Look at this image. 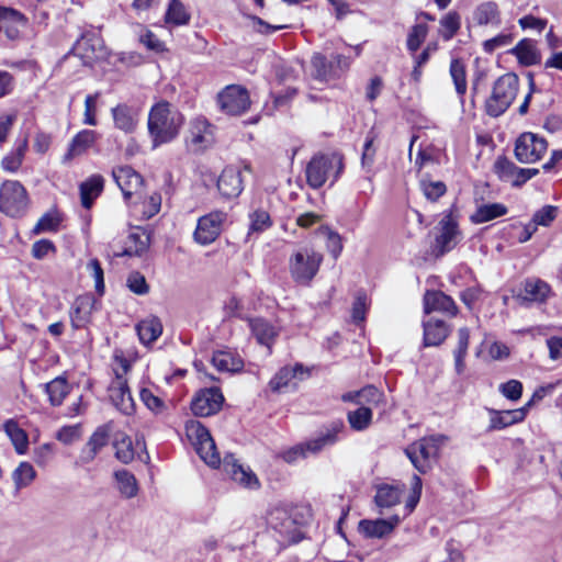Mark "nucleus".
<instances>
[{
	"instance_id": "obj_21",
	"label": "nucleus",
	"mask_w": 562,
	"mask_h": 562,
	"mask_svg": "<svg viewBox=\"0 0 562 562\" xmlns=\"http://www.w3.org/2000/svg\"><path fill=\"white\" fill-rule=\"evenodd\" d=\"M114 126L124 132L125 134H132L136 131L138 125V111L127 105L126 103H120L111 109Z\"/></svg>"
},
{
	"instance_id": "obj_32",
	"label": "nucleus",
	"mask_w": 562,
	"mask_h": 562,
	"mask_svg": "<svg viewBox=\"0 0 562 562\" xmlns=\"http://www.w3.org/2000/svg\"><path fill=\"white\" fill-rule=\"evenodd\" d=\"M139 340L144 345H150L162 334V324L157 316H149L136 325Z\"/></svg>"
},
{
	"instance_id": "obj_61",
	"label": "nucleus",
	"mask_w": 562,
	"mask_h": 562,
	"mask_svg": "<svg viewBox=\"0 0 562 562\" xmlns=\"http://www.w3.org/2000/svg\"><path fill=\"white\" fill-rule=\"evenodd\" d=\"M499 390L506 398L517 401L521 396L522 384L517 380H509L508 382L503 383Z\"/></svg>"
},
{
	"instance_id": "obj_8",
	"label": "nucleus",
	"mask_w": 562,
	"mask_h": 562,
	"mask_svg": "<svg viewBox=\"0 0 562 562\" xmlns=\"http://www.w3.org/2000/svg\"><path fill=\"white\" fill-rule=\"evenodd\" d=\"M29 195L16 180H5L0 186V212L10 217H22L29 207Z\"/></svg>"
},
{
	"instance_id": "obj_12",
	"label": "nucleus",
	"mask_w": 562,
	"mask_h": 562,
	"mask_svg": "<svg viewBox=\"0 0 562 562\" xmlns=\"http://www.w3.org/2000/svg\"><path fill=\"white\" fill-rule=\"evenodd\" d=\"M71 53L78 56L83 65H91L94 60L106 55L103 40L93 30L81 33L72 46Z\"/></svg>"
},
{
	"instance_id": "obj_43",
	"label": "nucleus",
	"mask_w": 562,
	"mask_h": 562,
	"mask_svg": "<svg viewBox=\"0 0 562 562\" xmlns=\"http://www.w3.org/2000/svg\"><path fill=\"white\" fill-rule=\"evenodd\" d=\"M114 477L122 496L132 498L137 495L138 485L133 473L127 470H119L114 473Z\"/></svg>"
},
{
	"instance_id": "obj_30",
	"label": "nucleus",
	"mask_w": 562,
	"mask_h": 562,
	"mask_svg": "<svg viewBox=\"0 0 562 562\" xmlns=\"http://www.w3.org/2000/svg\"><path fill=\"white\" fill-rule=\"evenodd\" d=\"M104 187V179L100 175H92L83 181L80 189L81 205L85 209H90L93 201L102 193Z\"/></svg>"
},
{
	"instance_id": "obj_4",
	"label": "nucleus",
	"mask_w": 562,
	"mask_h": 562,
	"mask_svg": "<svg viewBox=\"0 0 562 562\" xmlns=\"http://www.w3.org/2000/svg\"><path fill=\"white\" fill-rule=\"evenodd\" d=\"M519 89V78L514 72L501 76L493 85L485 101V112L492 117L502 115L514 102Z\"/></svg>"
},
{
	"instance_id": "obj_29",
	"label": "nucleus",
	"mask_w": 562,
	"mask_h": 562,
	"mask_svg": "<svg viewBox=\"0 0 562 562\" xmlns=\"http://www.w3.org/2000/svg\"><path fill=\"white\" fill-rule=\"evenodd\" d=\"M473 21L477 25L498 26L502 23L498 4L494 1L480 3L473 11Z\"/></svg>"
},
{
	"instance_id": "obj_31",
	"label": "nucleus",
	"mask_w": 562,
	"mask_h": 562,
	"mask_svg": "<svg viewBox=\"0 0 562 562\" xmlns=\"http://www.w3.org/2000/svg\"><path fill=\"white\" fill-rule=\"evenodd\" d=\"M510 54L515 55L522 66L537 65L541 60L539 50L536 47L535 41L530 38H524L509 50Z\"/></svg>"
},
{
	"instance_id": "obj_51",
	"label": "nucleus",
	"mask_w": 562,
	"mask_h": 562,
	"mask_svg": "<svg viewBox=\"0 0 562 562\" xmlns=\"http://www.w3.org/2000/svg\"><path fill=\"white\" fill-rule=\"evenodd\" d=\"M210 127L205 120H195L190 130L191 143L200 147L209 145L211 143Z\"/></svg>"
},
{
	"instance_id": "obj_3",
	"label": "nucleus",
	"mask_w": 562,
	"mask_h": 562,
	"mask_svg": "<svg viewBox=\"0 0 562 562\" xmlns=\"http://www.w3.org/2000/svg\"><path fill=\"white\" fill-rule=\"evenodd\" d=\"M344 170L342 157L338 154H316L307 162L305 176L313 189L322 188L327 180L337 181Z\"/></svg>"
},
{
	"instance_id": "obj_46",
	"label": "nucleus",
	"mask_w": 562,
	"mask_h": 562,
	"mask_svg": "<svg viewBox=\"0 0 562 562\" xmlns=\"http://www.w3.org/2000/svg\"><path fill=\"white\" fill-rule=\"evenodd\" d=\"M470 340V331L467 327H461L458 330V346L453 352L454 355V367L458 374L464 371V358L468 353Z\"/></svg>"
},
{
	"instance_id": "obj_37",
	"label": "nucleus",
	"mask_w": 562,
	"mask_h": 562,
	"mask_svg": "<svg viewBox=\"0 0 562 562\" xmlns=\"http://www.w3.org/2000/svg\"><path fill=\"white\" fill-rule=\"evenodd\" d=\"M45 391L48 395L50 405L59 406L68 395L70 386L65 378L57 376L45 384Z\"/></svg>"
},
{
	"instance_id": "obj_38",
	"label": "nucleus",
	"mask_w": 562,
	"mask_h": 562,
	"mask_svg": "<svg viewBox=\"0 0 562 562\" xmlns=\"http://www.w3.org/2000/svg\"><path fill=\"white\" fill-rule=\"evenodd\" d=\"M27 146L29 143L26 138H23L16 143L15 148L2 158L1 167L9 172L18 171L22 166Z\"/></svg>"
},
{
	"instance_id": "obj_60",
	"label": "nucleus",
	"mask_w": 562,
	"mask_h": 562,
	"mask_svg": "<svg viewBox=\"0 0 562 562\" xmlns=\"http://www.w3.org/2000/svg\"><path fill=\"white\" fill-rule=\"evenodd\" d=\"M55 251L56 247L54 243L48 239L37 240L32 246V256L38 260L44 259L49 252L54 254Z\"/></svg>"
},
{
	"instance_id": "obj_17",
	"label": "nucleus",
	"mask_w": 562,
	"mask_h": 562,
	"mask_svg": "<svg viewBox=\"0 0 562 562\" xmlns=\"http://www.w3.org/2000/svg\"><path fill=\"white\" fill-rule=\"evenodd\" d=\"M424 312L426 314L441 312L448 316L454 317L459 308L453 299L442 291L428 290L424 295Z\"/></svg>"
},
{
	"instance_id": "obj_24",
	"label": "nucleus",
	"mask_w": 562,
	"mask_h": 562,
	"mask_svg": "<svg viewBox=\"0 0 562 562\" xmlns=\"http://www.w3.org/2000/svg\"><path fill=\"white\" fill-rule=\"evenodd\" d=\"M304 375H308V370H306L303 364L296 363L293 367L285 366L270 380L269 386L273 392H281L289 387L294 379H303Z\"/></svg>"
},
{
	"instance_id": "obj_5",
	"label": "nucleus",
	"mask_w": 562,
	"mask_h": 562,
	"mask_svg": "<svg viewBox=\"0 0 562 562\" xmlns=\"http://www.w3.org/2000/svg\"><path fill=\"white\" fill-rule=\"evenodd\" d=\"M443 435H432L424 437L408 445L404 452L414 468L422 474L431 469V463L438 457V452L445 440Z\"/></svg>"
},
{
	"instance_id": "obj_39",
	"label": "nucleus",
	"mask_w": 562,
	"mask_h": 562,
	"mask_svg": "<svg viewBox=\"0 0 562 562\" xmlns=\"http://www.w3.org/2000/svg\"><path fill=\"white\" fill-rule=\"evenodd\" d=\"M5 434L11 439L16 452L23 454L26 451L29 439L26 432L19 426L14 419H8L3 424Z\"/></svg>"
},
{
	"instance_id": "obj_41",
	"label": "nucleus",
	"mask_w": 562,
	"mask_h": 562,
	"mask_svg": "<svg viewBox=\"0 0 562 562\" xmlns=\"http://www.w3.org/2000/svg\"><path fill=\"white\" fill-rule=\"evenodd\" d=\"M312 67L314 70V77L321 81H327L329 79L337 78L336 70L334 69V63L328 60L324 55L317 53L312 57Z\"/></svg>"
},
{
	"instance_id": "obj_11",
	"label": "nucleus",
	"mask_w": 562,
	"mask_h": 562,
	"mask_svg": "<svg viewBox=\"0 0 562 562\" xmlns=\"http://www.w3.org/2000/svg\"><path fill=\"white\" fill-rule=\"evenodd\" d=\"M217 104L221 111L227 115H241L250 106L249 93L241 86H227L217 94Z\"/></svg>"
},
{
	"instance_id": "obj_27",
	"label": "nucleus",
	"mask_w": 562,
	"mask_h": 562,
	"mask_svg": "<svg viewBox=\"0 0 562 562\" xmlns=\"http://www.w3.org/2000/svg\"><path fill=\"white\" fill-rule=\"evenodd\" d=\"M248 324L257 341L270 349L279 335L278 328L262 317L249 318Z\"/></svg>"
},
{
	"instance_id": "obj_59",
	"label": "nucleus",
	"mask_w": 562,
	"mask_h": 562,
	"mask_svg": "<svg viewBox=\"0 0 562 562\" xmlns=\"http://www.w3.org/2000/svg\"><path fill=\"white\" fill-rule=\"evenodd\" d=\"M100 93L88 94L85 100V124L95 126L98 121L95 117V102Z\"/></svg>"
},
{
	"instance_id": "obj_40",
	"label": "nucleus",
	"mask_w": 562,
	"mask_h": 562,
	"mask_svg": "<svg viewBox=\"0 0 562 562\" xmlns=\"http://www.w3.org/2000/svg\"><path fill=\"white\" fill-rule=\"evenodd\" d=\"M506 213L507 207L502 203L483 204L471 215V221L475 224H482L503 216Z\"/></svg>"
},
{
	"instance_id": "obj_55",
	"label": "nucleus",
	"mask_w": 562,
	"mask_h": 562,
	"mask_svg": "<svg viewBox=\"0 0 562 562\" xmlns=\"http://www.w3.org/2000/svg\"><path fill=\"white\" fill-rule=\"evenodd\" d=\"M428 33V26L427 24H415L407 36V49L411 53L417 52V49L420 47L423 42L425 41Z\"/></svg>"
},
{
	"instance_id": "obj_2",
	"label": "nucleus",
	"mask_w": 562,
	"mask_h": 562,
	"mask_svg": "<svg viewBox=\"0 0 562 562\" xmlns=\"http://www.w3.org/2000/svg\"><path fill=\"white\" fill-rule=\"evenodd\" d=\"M183 124V115L169 102L160 101L151 106L148 114V133L153 148L175 139Z\"/></svg>"
},
{
	"instance_id": "obj_26",
	"label": "nucleus",
	"mask_w": 562,
	"mask_h": 562,
	"mask_svg": "<svg viewBox=\"0 0 562 562\" xmlns=\"http://www.w3.org/2000/svg\"><path fill=\"white\" fill-rule=\"evenodd\" d=\"M423 328L425 347L441 345L450 333L449 326L443 321L434 317L424 321Z\"/></svg>"
},
{
	"instance_id": "obj_58",
	"label": "nucleus",
	"mask_w": 562,
	"mask_h": 562,
	"mask_svg": "<svg viewBox=\"0 0 562 562\" xmlns=\"http://www.w3.org/2000/svg\"><path fill=\"white\" fill-rule=\"evenodd\" d=\"M513 42V35L509 33H502L496 35L493 38L486 40L483 43V49L486 53H493L495 49L499 47H505L509 45Z\"/></svg>"
},
{
	"instance_id": "obj_10",
	"label": "nucleus",
	"mask_w": 562,
	"mask_h": 562,
	"mask_svg": "<svg viewBox=\"0 0 562 562\" xmlns=\"http://www.w3.org/2000/svg\"><path fill=\"white\" fill-rule=\"evenodd\" d=\"M227 222L228 214L220 210L201 216L193 233L194 240L202 246L212 244L221 235Z\"/></svg>"
},
{
	"instance_id": "obj_35",
	"label": "nucleus",
	"mask_w": 562,
	"mask_h": 562,
	"mask_svg": "<svg viewBox=\"0 0 562 562\" xmlns=\"http://www.w3.org/2000/svg\"><path fill=\"white\" fill-rule=\"evenodd\" d=\"M98 139V134L95 131L92 130H83L79 132L71 140L68 153L66 154V158L70 159L72 157L82 155L86 153L90 147L93 146V144Z\"/></svg>"
},
{
	"instance_id": "obj_15",
	"label": "nucleus",
	"mask_w": 562,
	"mask_h": 562,
	"mask_svg": "<svg viewBox=\"0 0 562 562\" xmlns=\"http://www.w3.org/2000/svg\"><path fill=\"white\" fill-rule=\"evenodd\" d=\"M26 25L27 18L23 13L0 5V37L3 35L9 41H18Z\"/></svg>"
},
{
	"instance_id": "obj_48",
	"label": "nucleus",
	"mask_w": 562,
	"mask_h": 562,
	"mask_svg": "<svg viewBox=\"0 0 562 562\" xmlns=\"http://www.w3.org/2000/svg\"><path fill=\"white\" fill-rule=\"evenodd\" d=\"M35 477L36 471L29 462H21L12 473V479L18 491L29 486Z\"/></svg>"
},
{
	"instance_id": "obj_33",
	"label": "nucleus",
	"mask_w": 562,
	"mask_h": 562,
	"mask_svg": "<svg viewBox=\"0 0 562 562\" xmlns=\"http://www.w3.org/2000/svg\"><path fill=\"white\" fill-rule=\"evenodd\" d=\"M92 307L93 301L91 297H78L75 301L70 313L71 326L75 329L83 328L90 322Z\"/></svg>"
},
{
	"instance_id": "obj_63",
	"label": "nucleus",
	"mask_w": 562,
	"mask_h": 562,
	"mask_svg": "<svg viewBox=\"0 0 562 562\" xmlns=\"http://www.w3.org/2000/svg\"><path fill=\"white\" fill-rule=\"evenodd\" d=\"M140 398L143 403L155 413H160L165 407L162 400L154 395V393L148 389H143L140 391Z\"/></svg>"
},
{
	"instance_id": "obj_13",
	"label": "nucleus",
	"mask_w": 562,
	"mask_h": 562,
	"mask_svg": "<svg viewBox=\"0 0 562 562\" xmlns=\"http://www.w3.org/2000/svg\"><path fill=\"white\" fill-rule=\"evenodd\" d=\"M548 149V142L533 133H522L515 144V157L521 164H532L541 159Z\"/></svg>"
},
{
	"instance_id": "obj_7",
	"label": "nucleus",
	"mask_w": 562,
	"mask_h": 562,
	"mask_svg": "<svg viewBox=\"0 0 562 562\" xmlns=\"http://www.w3.org/2000/svg\"><path fill=\"white\" fill-rule=\"evenodd\" d=\"M323 256L312 248H301L289 260L292 279L302 285H308L318 272Z\"/></svg>"
},
{
	"instance_id": "obj_44",
	"label": "nucleus",
	"mask_w": 562,
	"mask_h": 562,
	"mask_svg": "<svg viewBox=\"0 0 562 562\" xmlns=\"http://www.w3.org/2000/svg\"><path fill=\"white\" fill-rule=\"evenodd\" d=\"M113 447L115 449V457L121 462L127 464L134 459L135 451L132 439L124 432L115 435Z\"/></svg>"
},
{
	"instance_id": "obj_1",
	"label": "nucleus",
	"mask_w": 562,
	"mask_h": 562,
	"mask_svg": "<svg viewBox=\"0 0 562 562\" xmlns=\"http://www.w3.org/2000/svg\"><path fill=\"white\" fill-rule=\"evenodd\" d=\"M186 435L195 447L198 454L210 467L220 465L233 481L249 490H258L260 482L250 468H244L233 454H226L221 460L215 442L204 425L199 420L190 419L184 425Z\"/></svg>"
},
{
	"instance_id": "obj_64",
	"label": "nucleus",
	"mask_w": 562,
	"mask_h": 562,
	"mask_svg": "<svg viewBox=\"0 0 562 562\" xmlns=\"http://www.w3.org/2000/svg\"><path fill=\"white\" fill-rule=\"evenodd\" d=\"M374 135L370 132L363 145L361 162L364 168H370L374 161L375 148L373 147Z\"/></svg>"
},
{
	"instance_id": "obj_42",
	"label": "nucleus",
	"mask_w": 562,
	"mask_h": 562,
	"mask_svg": "<svg viewBox=\"0 0 562 562\" xmlns=\"http://www.w3.org/2000/svg\"><path fill=\"white\" fill-rule=\"evenodd\" d=\"M449 72L454 83L457 94L463 99L468 89L464 63L461 59L453 58L450 63Z\"/></svg>"
},
{
	"instance_id": "obj_6",
	"label": "nucleus",
	"mask_w": 562,
	"mask_h": 562,
	"mask_svg": "<svg viewBox=\"0 0 562 562\" xmlns=\"http://www.w3.org/2000/svg\"><path fill=\"white\" fill-rule=\"evenodd\" d=\"M344 430V423L337 420L330 424L325 432L317 438L305 443L293 446L280 453V457L288 463H293L301 458H305L307 452L317 453L327 446H333L338 441V435Z\"/></svg>"
},
{
	"instance_id": "obj_36",
	"label": "nucleus",
	"mask_w": 562,
	"mask_h": 562,
	"mask_svg": "<svg viewBox=\"0 0 562 562\" xmlns=\"http://www.w3.org/2000/svg\"><path fill=\"white\" fill-rule=\"evenodd\" d=\"M526 407L512 411L495 412L491 417L490 429H503L519 422L526 417Z\"/></svg>"
},
{
	"instance_id": "obj_50",
	"label": "nucleus",
	"mask_w": 562,
	"mask_h": 562,
	"mask_svg": "<svg viewBox=\"0 0 562 562\" xmlns=\"http://www.w3.org/2000/svg\"><path fill=\"white\" fill-rule=\"evenodd\" d=\"M350 427L357 431L367 429L372 420V411L369 407L360 406L347 415Z\"/></svg>"
},
{
	"instance_id": "obj_62",
	"label": "nucleus",
	"mask_w": 562,
	"mask_h": 562,
	"mask_svg": "<svg viewBox=\"0 0 562 562\" xmlns=\"http://www.w3.org/2000/svg\"><path fill=\"white\" fill-rule=\"evenodd\" d=\"M81 436V427L80 425H74V426H64L61 427L58 432H57V436L56 438L68 445V443H71L72 441L79 439Z\"/></svg>"
},
{
	"instance_id": "obj_47",
	"label": "nucleus",
	"mask_w": 562,
	"mask_h": 562,
	"mask_svg": "<svg viewBox=\"0 0 562 562\" xmlns=\"http://www.w3.org/2000/svg\"><path fill=\"white\" fill-rule=\"evenodd\" d=\"M165 20L167 23L173 25H186L190 21V14L187 12L182 2L179 0H171L167 9Z\"/></svg>"
},
{
	"instance_id": "obj_16",
	"label": "nucleus",
	"mask_w": 562,
	"mask_h": 562,
	"mask_svg": "<svg viewBox=\"0 0 562 562\" xmlns=\"http://www.w3.org/2000/svg\"><path fill=\"white\" fill-rule=\"evenodd\" d=\"M551 295V286L538 278H528L521 283L517 294L520 304L544 303Z\"/></svg>"
},
{
	"instance_id": "obj_22",
	"label": "nucleus",
	"mask_w": 562,
	"mask_h": 562,
	"mask_svg": "<svg viewBox=\"0 0 562 562\" xmlns=\"http://www.w3.org/2000/svg\"><path fill=\"white\" fill-rule=\"evenodd\" d=\"M217 189L225 198H237L243 191L240 170L232 166L226 167L217 180Z\"/></svg>"
},
{
	"instance_id": "obj_34",
	"label": "nucleus",
	"mask_w": 562,
	"mask_h": 562,
	"mask_svg": "<svg viewBox=\"0 0 562 562\" xmlns=\"http://www.w3.org/2000/svg\"><path fill=\"white\" fill-rule=\"evenodd\" d=\"M213 366L221 372H238L243 369L241 358L227 350L215 351L212 356Z\"/></svg>"
},
{
	"instance_id": "obj_56",
	"label": "nucleus",
	"mask_w": 562,
	"mask_h": 562,
	"mask_svg": "<svg viewBox=\"0 0 562 562\" xmlns=\"http://www.w3.org/2000/svg\"><path fill=\"white\" fill-rule=\"evenodd\" d=\"M558 207L544 205L533 214L532 222L538 226H549L557 217Z\"/></svg>"
},
{
	"instance_id": "obj_20",
	"label": "nucleus",
	"mask_w": 562,
	"mask_h": 562,
	"mask_svg": "<svg viewBox=\"0 0 562 562\" xmlns=\"http://www.w3.org/2000/svg\"><path fill=\"white\" fill-rule=\"evenodd\" d=\"M404 492L405 485H392L387 483L376 485L374 504L379 508L380 514H383L384 509H390L398 505Z\"/></svg>"
},
{
	"instance_id": "obj_9",
	"label": "nucleus",
	"mask_w": 562,
	"mask_h": 562,
	"mask_svg": "<svg viewBox=\"0 0 562 562\" xmlns=\"http://www.w3.org/2000/svg\"><path fill=\"white\" fill-rule=\"evenodd\" d=\"M435 239L430 245L431 255L440 258L459 243L460 231L451 214L445 215L435 227Z\"/></svg>"
},
{
	"instance_id": "obj_53",
	"label": "nucleus",
	"mask_w": 562,
	"mask_h": 562,
	"mask_svg": "<svg viewBox=\"0 0 562 562\" xmlns=\"http://www.w3.org/2000/svg\"><path fill=\"white\" fill-rule=\"evenodd\" d=\"M419 186L427 200L432 202L437 201L447 191V187L442 181H431L425 177L420 179Z\"/></svg>"
},
{
	"instance_id": "obj_49",
	"label": "nucleus",
	"mask_w": 562,
	"mask_h": 562,
	"mask_svg": "<svg viewBox=\"0 0 562 562\" xmlns=\"http://www.w3.org/2000/svg\"><path fill=\"white\" fill-rule=\"evenodd\" d=\"M272 218L270 214L262 210L257 209L249 214V232L248 234H260L266 232L272 226Z\"/></svg>"
},
{
	"instance_id": "obj_45",
	"label": "nucleus",
	"mask_w": 562,
	"mask_h": 562,
	"mask_svg": "<svg viewBox=\"0 0 562 562\" xmlns=\"http://www.w3.org/2000/svg\"><path fill=\"white\" fill-rule=\"evenodd\" d=\"M439 34L443 41H450L461 27V16L457 11H449L440 19Z\"/></svg>"
},
{
	"instance_id": "obj_54",
	"label": "nucleus",
	"mask_w": 562,
	"mask_h": 562,
	"mask_svg": "<svg viewBox=\"0 0 562 562\" xmlns=\"http://www.w3.org/2000/svg\"><path fill=\"white\" fill-rule=\"evenodd\" d=\"M494 170L502 181L513 182L517 166L505 156H501L494 164Z\"/></svg>"
},
{
	"instance_id": "obj_52",
	"label": "nucleus",
	"mask_w": 562,
	"mask_h": 562,
	"mask_svg": "<svg viewBox=\"0 0 562 562\" xmlns=\"http://www.w3.org/2000/svg\"><path fill=\"white\" fill-rule=\"evenodd\" d=\"M61 220L63 218L58 212H47L38 220L33 228V233L41 234L45 232H57Z\"/></svg>"
},
{
	"instance_id": "obj_25",
	"label": "nucleus",
	"mask_w": 562,
	"mask_h": 562,
	"mask_svg": "<svg viewBox=\"0 0 562 562\" xmlns=\"http://www.w3.org/2000/svg\"><path fill=\"white\" fill-rule=\"evenodd\" d=\"M110 397L113 404L125 415L134 411V401L125 380L117 376V380L110 387Z\"/></svg>"
},
{
	"instance_id": "obj_57",
	"label": "nucleus",
	"mask_w": 562,
	"mask_h": 562,
	"mask_svg": "<svg viewBox=\"0 0 562 562\" xmlns=\"http://www.w3.org/2000/svg\"><path fill=\"white\" fill-rule=\"evenodd\" d=\"M127 286L133 293L138 295L147 294L149 291L145 277L137 271L130 273L127 278Z\"/></svg>"
},
{
	"instance_id": "obj_28",
	"label": "nucleus",
	"mask_w": 562,
	"mask_h": 562,
	"mask_svg": "<svg viewBox=\"0 0 562 562\" xmlns=\"http://www.w3.org/2000/svg\"><path fill=\"white\" fill-rule=\"evenodd\" d=\"M268 525L279 533L294 539L295 521L284 508L276 507L268 515Z\"/></svg>"
},
{
	"instance_id": "obj_14",
	"label": "nucleus",
	"mask_w": 562,
	"mask_h": 562,
	"mask_svg": "<svg viewBox=\"0 0 562 562\" xmlns=\"http://www.w3.org/2000/svg\"><path fill=\"white\" fill-rule=\"evenodd\" d=\"M224 396L218 387L200 390L191 401V411L199 417H207L220 412Z\"/></svg>"
},
{
	"instance_id": "obj_18",
	"label": "nucleus",
	"mask_w": 562,
	"mask_h": 562,
	"mask_svg": "<svg viewBox=\"0 0 562 562\" xmlns=\"http://www.w3.org/2000/svg\"><path fill=\"white\" fill-rule=\"evenodd\" d=\"M112 176L126 201L131 199L133 193L139 189L143 183L142 176L130 166L114 168Z\"/></svg>"
},
{
	"instance_id": "obj_23",
	"label": "nucleus",
	"mask_w": 562,
	"mask_h": 562,
	"mask_svg": "<svg viewBox=\"0 0 562 562\" xmlns=\"http://www.w3.org/2000/svg\"><path fill=\"white\" fill-rule=\"evenodd\" d=\"M112 423L99 426L89 438L86 448L82 450L81 459L85 462H91L97 453L108 445L112 431Z\"/></svg>"
},
{
	"instance_id": "obj_19",
	"label": "nucleus",
	"mask_w": 562,
	"mask_h": 562,
	"mask_svg": "<svg viewBox=\"0 0 562 562\" xmlns=\"http://www.w3.org/2000/svg\"><path fill=\"white\" fill-rule=\"evenodd\" d=\"M401 519L397 515L389 519H363L359 522V531L367 538L382 539L393 532Z\"/></svg>"
}]
</instances>
